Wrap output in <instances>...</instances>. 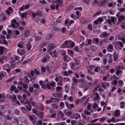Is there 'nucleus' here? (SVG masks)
Segmentation results:
<instances>
[{"label":"nucleus","instance_id":"nucleus-1","mask_svg":"<svg viewBox=\"0 0 125 125\" xmlns=\"http://www.w3.org/2000/svg\"><path fill=\"white\" fill-rule=\"evenodd\" d=\"M32 111L33 113L36 115L38 117H39L40 115L41 118L42 117L43 114L42 112L39 111L34 108H32Z\"/></svg>","mask_w":125,"mask_h":125},{"label":"nucleus","instance_id":"nucleus-2","mask_svg":"<svg viewBox=\"0 0 125 125\" xmlns=\"http://www.w3.org/2000/svg\"><path fill=\"white\" fill-rule=\"evenodd\" d=\"M106 18V17L104 16L99 17L97 19V20L94 21V23L95 24H98V22L100 23L103 22L104 19H105Z\"/></svg>","mask_w":125,"mask_h":125},{"label":"nucleus","instance_id":"nucleus-3","mask_svg":"<svg viewBox=\"0 0 125 125\" xmlns=\"http://www.w3.org/2000/svg\"><path fill=\"white\" fill-rule=\"evenodd\" d=\"M11 24L12 27L14 29L16 28L17 26H19V24L17 22L16 20L15 19L12 21Z\"/></svg>","mask_w":125,"mask_h":125},{"label":"nucleus","instance_id":"nucleus-4","mask_svg":"<svg viewBox=\"0 0 125 125\" xmlns=\"http://www.w3.org/2000/svg\"><path fill=\"white\" fill-rule=\"evenodd\" d=\"M110 35V34L109 33H107L106 32H104L102 33L99 36L101 38H104L105 37H107Z\"/></svg>","mask_w":125,"mask_h":125},{"label":"nucleus","instance_id":"nucleus-5","mask_svg":"<svg viewBox=\"0 0 125 125\" xmlns=\"http://www.w3.org/2000/svg\"><path fill=\"white\" fill-rule=\"evenodd\" d=\"M50 57L48 55H46V56L43 58L41 62L42 63L46 62L50 59Z\"/></svg>","mask_w":125,"mask_h":125},{"label":"nucleus","instance_id":"nucleus-6","mask_svg":"<svg viewBox=\"0 0 125 125\" xmlns=\"http://www.w3.org/2000/svg\"><path fill=\"white\" fill-rule=\"evenodd\" d=\"M6 117L8 120L10 121L14 118L13 116L12 113L11 112H8V114L7 115Z\"/></svg>","mask_w":125,"mask_h":125},{"label":"nucleus","instance_id":"nucleus-7","mask_svg":"<svg viewBox=\"0 0 125 125\" xmlns=\"http://www.w3.org/2000/svg\"><path fill=\"white\" fill-rule=\"evenodd\" d=\"M75 45L74 43L71 40L68 41V48H73Z\"/></svg>","mask_w":125,"mask_h":125},{"label":"nucleus","instance_id":"nucleus-8","mask_svg":"<svg viewBox=\"0 0 125 125\" xmlns=\"http://www.w3.org/2000/svg\"><path fill=\"white\" fill-rule=\"evenodd\" d=\"M107 50L109 52H112L113 50V45L111 44H109L107 47Z\"/></svg>","mask_w":125,"mask_h":125},{"label":"nucleus","instance_id":"nucleus-9","mask_svg":"<svg viewBox=\"0 0 125 125\" xmlns=\"http://www.w3.org/2000/svg\"><path fill=\"white\" fill-rule=\"evenodd\" d=\"M64 115L61 111H58L57 114L58 117L61 119H62L64 117Z\"/></svg>","mask_w":125,"mask_h":125},{"label":"nucleus","instance_id":"nucleus-10","mask_svg":"<svg viewBox=\"0 0 125 125\" xmlns=\"http://www.w3.org/2000/svg\"><path fill=\"white\" fill-rule=\"evenodd\" d=\"M17 51L18 54L21 56L23 55L25 53L24 49H18L17 50Z\"/></svg>","mask_w":125,"mask_h":125},{"label":"nucleus","instance_id":"nucleus-11","mask_svg":"<svg viewBox=\"0 0 125 125\" xmlns=\"http://www.w3.org/2000/svg\"><path fill=\"white\" fill-rule=\"evenodd\" d=\"M6 73L4 72H0V80H1L3 78L6 77Z\"/></svg>","mask_w":125,"mask_h":125},{"label":"nucleus","instance_id":"nucleus-12","mask_svg":"<svg viewBox=\"0 0 125 125\" xmlns=\"http://www.w3.org/2000/svg\"><path fill=\"white\" fill-rule=\"evenodd\" d=\"M65 103L67 107L69 109H71L72 108H73L74 107V105L73 104H69L67 102H65Z\"/></svg>","mask_w":125,"mask_h":125},{"label":"nucleus","instance_id":"nucleus-13","mask_svg":"<svg viewBox=\"0 0 125 125\" xmlns=\"http://www.w3.org/2000/svg\"><path fill=\"white\" fill-rule=\"evenodd\" d=\"M42 87L44 89H50L51 88L50 85L49 83H48L46 84H44L42 86Z\"/></svg>","mask_w":125,"mask_h":125},{"label":"nucleus","instance_id":"nucleus-14","mask_svg":"<svg viewBox=\"0 0 125 125\" xmlns=\"http://www.w3.org/2000/svg\"><path fill=\"white\" fill-rule=\"evenodd\" d=\"M55 46L52 43L50 44L48 47V51H49L52 50L53 48H55Z\"/></svg>","mask_w":125,"mask_h":125},{"label":"nucleus","instance_id":"nucleus-15","mask_svg":"<svg viewBox=\"0 0 125 125\" xmlns=\"http://www.w3.org/2000/svg\"><path fill=\"white\" fill-rule=\"evenodd\" d=\"M68 41L66 40L62 44V47L63 48H65L68 47Z\"/></svg>","mask_w":125,"mask_h":125},{"label":"nucleus","instance_id":"nucleus-16","mask_svg":"<svg viewBox=\"0 0 125 125\" xmlns=\"http://www.w3.org/2000/svg\"><path fill=\"white\" fill-rule=\"evenodd\" d=\"M120 111L119 110H115L114 112V115L116 117L120 116Z\"/></svg>","mask_w":125,"mask_h":125},{"label":"nucleus","instance_id":"nucleus-17","mask_svg":"<svg viewBox=\"0 0 125 125\" xmlns=\"http://www.w3.org/2000/svg\"><path fill=\"white\" fill-rule=\"evenodd\" d=\"M52 95L55 98H60L62 97L61 95L60 94L56 92L53 94Z\"/></svg>","mask_w":125,"mask_h":125},{"label":"nucleus","instance_id":"nucleus-18","mask_svg":"<svg viewBox=\"0 0 125 125\" xmlns=\"http://www.w3.org/2000/svg\"><path fill=\"white\" fill-rule=\"evenodd\" d=\"M122 20H123V21L125 20V17L123 15H121L118 18V21L119 23L121 22Z\"/></svg>","mask_w":125,"mask_h":125},{"label":"nucleus","instance_id":"nucleus-19","mask_svg":"<svg viewBox=\"0 0 125 125\" xmlns=\"http://www.w3.org/2000/svg\"><path fill=\"white\" fill-rule=\"evenodd\" d=\"M7 49L3 47L2 46H0V53L1 54H3V52L4 51H6Z\"/></svg>","mask_w":125,"mask_h":125},{"label":"nucleus","instance_id":"nucleus-20","mask_svg":"<svg viewBox=\"0 0 125 125\" xmlns=\"http://www.w3.org/2000/svg\"><path fill=\"white\" fill-rule=\"evenodd\" d=\"M109 59L108 62L109 63H111L113 61V56L112 55L110 54L109 56Z\"/></svg>","mask_w":125,"mask_h":125},{"label":"nucleus","instance_id":"nucleus-21","mask_svg":"<svg viewBox=\"0 0 125 125\" xmlns=\"http://www.w3.org/2000/svg\"><path fill=\"white\" fill-rule=\"evenodd\" d=\"M10 99L12 101L15 102L16 99V97L15 95L13 94L10 96Z\"/></svg>","mask_w":125,"mask_h":125},{"label":"nucleus","instance_id":"nucleus-22","mask_svg":"<svg viewBox=\"0 0 125 125\" xmlns=\"http://www.w3.org/2000/svg\"><path fill=\"white\" fill-rule=\"evenodd\" d=\"M62 79V78L61 76H57L55 78V80L57 82Z\"/></svg>","mask_w":125,"mask_h":125},{"label":"nucleus","instance_id":"nucleus-23","mask_svg":"<svg viewBox=\"0 0 125 125\" xmlns=\"http://www.w3.org/2000/svg\"><path fill=\"white\" fill-rule=\"evenodd\" d=\"M74 116L75 117V119L76 120L81 117L80 115L77 113H76L74 115Z\"/></svg>","mask_w":125,"mask_h":125},{"label":"nucleus","instance_id":"nucleus-24","mask_svg":"<svg viewBox=\"0 0 125 125\" xmlns=\"http://www.w3.org/2000/svg\"><path fill=\"white\" fill-rule=\"evenodd\" d=\"M3 70H6L9 68H10V66L8 64H6L4 65L3 66Z\"/></svg>","mask_w":125,"mask_h":125},{"label":"nucleus","instance_id":"nucleus-25","mask_svg":"<svg viewBox=\"0 0 125 125\" xmlns=\"http://www.w3.org/2000/svg\"><path fill=\"white\" fill-rule=\"evenodd\" d=\"M51 99L52 102L55 103L58 102L59 100V99L57 98H52Z\"/></svg>","mask_w":125,"mask_h":125},{"label":"nucleus","instance_id":"nucleus-26","mask_svg":"<svg viewBox=\"0 0 125 125\" xmlns=\"http://www.w3.org/2000/svg\"><path fill=\"white\" fill-rule=\"evenodd\" d=\"M26 45L27 48V50L28 51H30L32 47L30 43H28L26 44Z\"/></svg>","mask_w":125,"mask_h":125},{"label":"nucleus","instance_id":"nucleus-27","mask_svg":"<svg viewBox=\"0 0 125 125\" xmlns=\"http://www.w3.org/2000/svg\"><path fill=\"white\" fill-rule=\"evenodd\" d=\"M125 103L123 101L122 102L120 103V108H121L123 109L125 107Z\"/></svg>","mask_w":125,"mask_h":125},{"label":"nucleus","instance_id":"nucleus-28","mask_svg":"<svg viewBox=\"0 0 125 125\" xmlns=\"http://www.w3.org/2000/svg\"><path fill=\"white\" fill-rule=\"evenodd\" d=\"M64 113L67 115L68 116H70L72 114V112L71 111L67 112L65 110L64 111Z\"/></svg>","mask_w":125,"mask_h":125},{"label":"nucleus","instance_id":"nucleus-29","mask_svg":"<svg viewBox=\"0 0 125 125\" xmlns=\"http://www.w3.org/2000/svg\"><path fill=\"white\" fill-rule=\"evenodd\" d=\"M95 99L97 100H99L100 99V97L99 94L96 92L95 94Z\"/></svg>","mask_w":125,"mask_h":125},{"label":"nucleus","instance_id":"nucleus-30","mask_svg":"<svg viewBox=\"0 0 125 125\" xmlns=\"http://www.w3.org/2000/svg\"><path fill=\"white\" fill-rule=\"evenodd\" d=\"M94 67V66H89L88 67L87 69L88 70V73H89L90 71L92 70V69Z\"/></svg>","mask_w":125,"mask_h":125},{"label":"nucleus","instance_id":"nucleus-31","mask_svg":"<svg viewBox=\"0 0 125 125\" xmlns=\"http://www.w3.org/2000/svg\"><path fill=\"white\" fill-rule=\"evenodd\" d=\"M65 90L66 93H68L69 92V87L67 85H66L65 87Z\"/></svg>","mask_w":125,"mask_h":125},{"label":"nucleus","instance_id":"nucleus-32","mask_svg":"<svg viewBox=\"0 0 125 125\" xmlns=\"http://www.w3.org/2000/svg\"><path fill=\"white\" fill-rule=\"evenodd\" d=\"M63 80L65 82H70V79L68 77H64L63 78Z\"/></svg>","mask_w":125,"mask_h":125},{"label":"nucleus","instance_id":"nucleus-33","mask_svg":"<svg viewBox=\"0 0 125 125\" xmlns=\"http://www.w3.org/2000/svg\"><path fill=\"white\" fill-rule=\"evenodd\" d=\"M70 58L68 56H64L63 57V59L64 61L68 62L70 60Z\"/></svg>","mask_w":125,"mask_h":125},{"label":"nucleus","instance_id":"nucleus-34","mask_svg":"<svg viewBox=\"0 0 125 125\" xmlns=\"http://www.w3.org/2000/svg\"><path fill=\"white\" fill-rule=\"evenodd\" d=\"M25 106L26 107L27 110H28L29 111H31V105H29L28 106L25 105Z\"/></svg>","mask_w":125,"mask_h":125},{"label":"nucleus","instance_id":"nucleus-35","mask_svg":"<svg viewBox=\"0 0 125 125\" xmlns=\"http://www.w3.org/2000/svg\"><path fill=\"white\" fill-rule=\"evenodd\" d=\"M17 47L19 48H24V46L23 45L20 43H19L17 45Z\"/></svg>","mask_w":125,"mask_h":125},{"label":"nucleus","instance_id":"nucleus-36","mask_svg":"<svg viewBox=\"0 0 125 125\" xmlns=\"http://www.w3.org/2000/svg\"><path fill=\"white\" fill-rule=\"evenodd\" d=\"M101 86L104 89H106V83L104 82H102L101 83Z\"/></svg>","mask_w":125,"mask_h":125},{"label":"nucleus","instance_id":"nucleus-37","mask_svg":"<svg viewBox=\"0 0 125 125\" xmlns=\"http://www.w3.org/2000/svg\"><path fill=\"white\" fill-rule=\"evenodd\" d=\"M109 74H107L103 78V81H105L107 79V78L109 77Z\"/></svg>","mask_w":125,"mask_h":125},{"label":"nucleus","instance_id":"nucleus-38","mask_svg":"<svg viewBox=\"0 0 125 125\" xmlns=\"http://www.w3.org/2000/svg\"><path fill=\"white\" fill-rule=\"evenodd\" d=\"M28 116L30 119L31 121H33V120L35 116L34 115H29Z\"/></svg>","mask_w":125,"mask_h":125},{"label":"nucleus","instance_id":"nucleus-39","mask_svg":"<svg viewBox=\"0 0 125 125\" xmlns=\"http://www.w3.org/2000/svg\"><path fill=\"white\" fill-rule=\"evenodd\" d=\"M100 70V68L99 67L97 66L96 68H95L94 69V71L96 73L99 72Z\"/></svg>","mask_w":125,"mask_h":125},{"label":"nucleus","instance_id":"nucleus-40","mask_svg":"<svg viewBox=\"0 0 125 125\" xmlns=\"http://www.w3.org/2000/svg\"><path fill=\"white\" fill-rule=\"evenodd\" d=\"M30 6L28 4L26 5H23V7L24 10H26L28 9L29 7Z\"/></svg>","mask_w":125,"mask_h":125},{"label":"nucleus","instance_id":"nucleus-41","mask_svg":"<svg viewBox=\"0 0 125 125\" xmlns=\"http://www.w3.org/2000/svg\"><path fill=\"white\" fill-rule=\"evenodd\" d=\"M86 78L88 80L90 81H92L93 80L92 78L89 75H87L86 76Z\"/></svg>","mask_w":125,"mask_h":125},{"label":"nucleus","instance_id":"nucleus-42","mask_svg":"<svg viewBox=\"0 0 125 125\" xmlns=\"http://www.w3.org/2000/svg\"><path fill=\"white\" fill-rule=\"evenodd\" d=\"M60 106L62 107V108H64L65 105L64 102H61L60 104Z\"/></svg>","mask_w":125,"mask_h":125},{"label":"nucleus","instance_id":"nucleus-43","mask_svg":"<svg viewBox=\"0 0 125 125\" xmlns=\"http://www.w3.org/2000/svg\"><path fill=\"white\" fill-rule=\"evenodd\" d=\"M72 79L74 83H77L78 82V79L76 78L75 77L73 76V77Z\"/></svg>","mask_w":125,"mask_h":125},{"label":"nucleus","instance_id":"nucleus-44","mask_svg":"<svg viewBox=\"0 0 125 125\" xmlns=\"http://www.w3.org/2000/svg\"><path fill=\"white\" fill-rule=\"evenodd\" d=\"M51 106L52 107V108L53 109H57V105L55 104H52L51 105Z\"/></svg>","mask_w":125,"mask_h":125},{"label":"nucleus","instance_id":"nucleus-45","mask_svg":"<svg viewBox=\"0 0 125 125\" xmlns=\"http://www.w3.org/2000/svg\"><path fill=\"white\" fill-rule=\"evenodd\" d=\"M27 13H22L20 15V16L22 19L24 18L25 16L27 15Z\"/></svg>","mask_w":125,"mask_h":125},{"label":"nucleus","instance_id":"nucleus-46","mask_svg":"<svg viewBox=\"0 0 125 125\" xmlns=\"http://www.w3.org/2000/svg\"><path fill=\"white\" fill-rule=\"evenodd\" d=\"M84 112L85 114L87 115H89L91 114V113L87 110L84 111Z\"/></svg>","mask_w":125,"mask_h":125},{"label":"nucleus","instance_id":"nucleus-47","mask_svg":"<svg viewBox=\"0 0 125 125\" xmlns=\"http://www.w3.org/2000/svg\"><path fill=\"white\" fill-rule=\"evenodd\" d=\"M30 33V31L29 30H27L25 31L24 33L25 36L26 37L28 36Z\"/></svg>","mask_w":125,"mask_h":125},{"label":"nucleus","instance_id":"nucleus-48","mask_svg":"<svg viewBox=\"0 0 125 125\" xmlns=\"http://www.w3.org/2000/svg\"><path fill=\"white\" fill-rule=\"evenodd\" d=\"M47 42H43L40 45V47L41 48L47 45Z\"/></svg>","mask_w":125,"mask_h":125},{"label":"nucleus","instance_id":"nucleus-49","mask_svg":"<svg viewBox=\"0 0 125 125\" xmlns=\"http://www.w3.org/2000/svg\"><path fill=\"white\" fill-rule=\"evenodd\" d=\"M56 115V113H54L53 114H52L50 115L49 116L50 118H54L55 117Z\"/></svg>","mask_w":125,"mask_h":125},{"label":"nucleus","instance_id":"nucleus-50","mask_svg":"<svg viewBox=\"0 0 125 125\" xmlns=\"http://www.w3.org/2000/svg\"><path fill=\"white\" fill-rule=\"evenodd\" d=\"M0 41H2L4 40H5V36L3 35H1L0 36Z\"/></svg>","mask_w":125,"mask_h":125},{"label":"nucleus","instance_id":"nucleus-51","mask_svg":"<svg viewBox=\"0 0 125 125\" xmlns=\"http://www.w3.org/2000/svg\"><path fill=\"white\" fill-rule=\"evenodd\" d=\"M63 83V79L59 81V82L57 83V84L58 85L62 86V85Z\"/></svg>","mask_w":125,"mask_h":125},{"label":"nucleus","instance_id":"nucleus-52","mask_svg":"<svg viewBox=\"0 0 125 125\" xmlns=\"http://www.w3.org/2000/svg\"><path fill=\"white\" fill-rule=\"evenodd\" d=\"M111 80L113 79H118V78L115 75H114L112 76H111L110 78Z\"/></svg>","mask_w":125,"mask_h":125},{"label":"nucleus","instance_id":"nucleus-53","mask_svg":"<svg viewBox=\"0 0 125 125\" xmlns=\"http://www.w3.org/2000/svg\"><path fill=\"white\" fill-rule=\"evenodd\" d=\"M99 85H97L95 87L94 90L93 91V94H94V92L95 91H97V89L98 88H99Z\"/></svg>","mask_w":125,"mask_h":125},{"label":"nucleus","instance_id":"nucleus-54","mask_svg":"<svg viewBox=\"0 0 125 125\" xmlns=\"http://www.w3.org/2000/svg\"><path fill=\"white\" fill-rule=\"evenodd\" d=\"M80 74V72H77L76 73H74V75L77 78L79 77V75Z\"/></svg>","mask_w":125,"mask_h":125},{"label":"nucleus","instance_id":"nucleus-55","mask_svg":"<svg viewBox=\"0 0 125 125\" xmlns=\"http://www.w3.org/2000/svg\"><path fill=\"white\" fill-rule=\"evenodd\" d=\"M101 105L102 106H104L106 107L107 104L104 102L102 101L100 102Z\"/></svg>","mask_w":125,"mask_h":125},{"label":"nucleus","instance_id":"nucleus-56","mask_svg":"<svg viewBox=\"0 0 125 125\" xmlns=\"http://www.w3.org/2000/svg\"><path fill=\"white\" fill-rule=\"evenodd\" d=\"M104 90L102 89L100 87V88H99V94L101 95H102V92H104Z\"/></svg>","mask_w":125,"mask_h":125},{"label":"nucleus","instance_id":"nucleus-57","mask_svg":"<svg viewBox=\"0 0 125 125\" xmlns=\"http://www.w3.org/2000/svg\"><path fill=\"white\" fill-rule=\"evenodd\" d=\"M62 89V88L61 87L59 86L57 87L56 88V90L57 91H61Z\"/></svg>","mask_w":125,"mask_h":125},{"label":"nucleus","instance_id":"nucleus-58","mask_svg":"<svg viewBox=\"0 0 125 125\" xmlns=\"http://www.w3.org/2000/svg\"><path fill=\"white\" fill-rule=\"evenodd\" d=\"M106 119V118L105 117H103L100 118L99 121L103 122Z\"/></svg>","mask_w":125,"mask_h":125},{"label":"nucleus","instance_id":"nucleus-59","mask_svg":"<svg viewBox=\"0 0 125 125\" xmlns=\"http://www.w3.org/2000/svg\"><path fill=\"white\" fill-rule=\"evenodd\" d=\"M93 108L94 109H96L98 107V105L96 103H94L93 106Z\"/></svg>","mask_w":125,"mask_h":125},{"label":"nucleus","instance_id":"nucleus-60","mask_svg":"<svg viewBox=\"0 0 125 125\" xmlns=\"http://www.w3.org/2000/svg\"><path fill=\"white\" fill-rule=\"evenodd\" d=\"M50 6L52 10H54L55 9V6L54 4L50 5Z\"/></svg>","mask_w":125,"mask_h":125},{"label":"nucleus","instance_id":"nucleus-61","mask_svg":"<svg viewBox=\"0 0 125 125\" xmlns=\"http://www.w3.org/2000/svg\"><path fill=\"white\" fill-rule=\"evenodd\" d=\"M99 1L98 0H94V2L98 6V4L99 3Z\"/></svg>","mask_w":125,"mask_h":125},{"label":"nucleus","instance_id":"nucleus-62","mask_svg":"<svg viewBox=\"0 0 125 125\" xmlns=\"http://www.w3.org/2000/svg\"><path fill=\"white\" fill-rule=\"evenodd\" d=\"M39 20L42 23H44L46 22L45 20L43 19H39Z\"/></svg>","mask_w":125,"mask_h":125},{"label":"nucleus","instance_id":"nucleus-63","mask_svg":"<svg viewBox=\"0 0 125 125\" xmlns=\"http://www.w3.org/2000/svg\"><path fill=\"white\" fill-rule=\"evenodd\" d=\"M15 89H16V87L13 85H12L10 88V90L12 91H14Z\"/></svg>","mask_w":125,"mask_h":125},{"label":"nucleus","instance_id":"nucleus-64","mask_svg":"<svg viewBox=\"0 0 125 125\" xmlns=\"http://www.w3.org/2000/svg\"><path fill=\"white\" fill-rule=\"evenodd\" d=\"M4 125H12V124L10 122H6L4 123Z\"/></svg>","mask_w":125,"mask_h":125}]
</instances>
